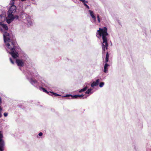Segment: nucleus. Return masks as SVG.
Wrapping results in <instances>:
<instances>
[{
    "mask_svg": "<svg viewBox=\"0 0 151 151\" xmlns=\"http://www.w3.org/2000/svg\"><path fill=\"white\" fill-rule=\"evenodd\" d=\"M108 35L107 33V28L104 27L102 28H99L97 30L96 33V36L99 38H100L102 36L103 42L102 43V48L103 52L105 51V49L107 50L108 46L107 43L106 36Z\"/></svg>",
    "mask_w": 151,
    "mask_h": 151,
    "instance_id": "f257e3e1",
    "label": "nucleus"
},
{
    "mask_svg": "<svg viewBox=\"0 0 151 151\" xmlns=\"http://www.w3.org/2000/svg\"><path fill=\"white\" fill-rule=\"evenodd\" d=\"M25 75L30 83L33 85L36 86L38 85L37 81L33 78L32 77L37 76V73L35 69H32V72H30L29 70H27L24 71Z\"/></svg>",
    "mask_w": 151,
    "mask_h": 151,
    "instance_id": "f03ea898",
    "label": "nucleus"
},
{
    "mask_svg": "<svg viewBox=\"0 0 151 151\" xmlns=\"http://www.w3.org/2000/svg\"><path fill=\"white\" fill-rule=\"evenodd\" d=\"M5 13L3 12L2 14H0V26L2 27L5 30H8V27L6 24H4L3 22L6 18L5 17Z\"/></svg>",
    "mask_w": 151,
    "mask_h": 151,
    "instance_id": "7ed1b4c3",
    "label": "nucleus"
},
{
    "mask_svg": "<svg viewBox=\"0 0 151 151\" xmlns=\"http://www.w3.org/2000/svg\"><path fill=\"white\" fill-rule=\"evenodd\" d=\"M109 55L107 52L106 54V58L104 61L105 63H106L104 66V72L106 73L108 72V67L109 66V65L107 63V62L108 61L109 58Z\"/></svg>",
    "mask_w": 151,
    "mask_h": 151,
    "instance_id": "20e7f679",
    "label": "nucleus"
},
{
    "mask_svg": "<svg viewBox=\"0 0 151 151\" xmlns=\"http://www.w3.org/2000/svg\"><path fill=\"white\" fill-rule=\"evenodd\" d=\"M3 135L2 132L0 131V151H3L4 146V142L3 139Z\"/></svg>",
    "mask_w": 151,
    "mask_h": 151,
    "instance_id": "39448f33",
    "label": "nucleus"
},
{
    "mask_svg": "<svg viewBox=\"0 0 151 151\" xmlns=\"http://www.w3.org/2000/svg\"><path fill=\"white\" fill-rule=\"evenodd\" d=\"M24 15H25V18L23 19L24 20V23L27 24L28 26H31L32 22L30 19V17L28 15L25 14Z\"/></svg>",
    "mask_w": 151,
    "mask_h": 151,
    "instance_id": "423d86ee",
    "label": "nucleus"
},
{
    "mask_svg": "<svg viewBox=\"0 0 151 151\" xmlns=\"http://www.w3.org/2000/svg\"><path fill=\"white\" fill-rule=\"evenodd\" d=\"M84 96V95H67L65 96L66 97H71L72 99H78L81 98Z\"/></svg>",
    "mask_w": 151,
    "mask_h": 151,
    "instance_id": "0eeeda50",
    "label": "nucleus"
},
{
    "mask_svg": "<svg viewBox=\"0 0 151 151\" xmlns=\"http://www.w3.org/2000/svg\"><path fill=\"white\" fill-rule=\"evenodd\" d=\"M16 63L18 66H22L24 65V61L22 59H17Z\"/></svg>",
    "mask_w": 151,
    "mask_h": 151,
    "instance_id": "6e6552de",
    "label": "nucleus"
},
{
    "mask_svg": "<svg viewBox=\"0 0 151 151\" xmlns=\"http://www.w3.org/2000/svg\"><path fill=\"white\" fill-rule=\"evenodd\" d=\"M88 11L90 13L91 17L93 19L91 20L92 22L93 23H95L96 22V17L94 15V13L90 10H89Z\"/></svg>",
    "mask_w": 151,
    "mask_h": 151,
    "instance_id": "1a4fd4ad",
    "label": "nucleus"
},
{
    "mask_svg": "<svg viewBox=\"0 0 151 151\" xmlns=\"http://www.w3.org/2000/svg\"><path fill=\"white\" fill-rule=\"evenodd\" d=\"M100 80L99 79H98L96 80L95 81H94L91 85L92 87H93L94 86H97Z\"/></svg>",
    "mask_w": 151,
    "mask_h": 151,
    "instance_id": "9d476101",
    "label": "nucleus"
},
{
    "mask_svg": "<svg viewBox=\"0 0 151 151\" xmlns=\"http://www.w3.org/2000/svg\"><path fill=\"white\" fill-rule=\"evenodd\" d=\"M87 88V87L86 86H85L83 88L81 89L79 91V93H81L82 92H84L85 91Z\"/></svg>",
    "mask_w": 151,
    "mask_h": 151,
    "instance_id": "9b49d317",
    "label": "nucleus"
},
{
    "mask_svg": "<svg viewBox=\"0 0 151 151\" xmlns=\"http://www.w3.org/2000/svg\"><path fill=\"white\" fill-rule=\"evenodd\" d=\"M92 89L91 88H89L88 89L87 91L85 93L86 94H89L91 92V91L92 90Z\"/></svg>",
    "mask_w": 151,
    "mask_h": 151,
    "instance_id": "f8f14e48",
    "label": "nucleus"
},
{
    "mask_svg": "<svg viewBox=\"0 0 151 151\" xmlns=\"http://www.w3.org/2000/svg\"><path fill=\"white\" fill-rule=\"evenodd\" d=\"M40 90L42 91L43 92H46V93H47V91H46V90L45 88H43L40 87Z\"/></svg>",
    "mask_w": 151,
    "mask_h": 151,
    "instance_id": "ddd939ff",
    "label": "nucleus"
},
{
    "mask_svg": "<svg viewBox=\"0 0 151 151\" xmlns=\"http://www.w3.org/2000/svg\"><path fill=\"white\" fill-rule=\"evenodd\" d=\"M97 19L98 21V23H100L101 22V20L99 17V14H97Z\"/></svg>",
    "mask_w": 151,
    "mask_h": 151,
    "instance_id": "4468645a",
    "label": "nucleus"
},
{
    "mask_svg": "<svg viewBox=\"0 0 151 151\" xmlns=\"http://www.w3.org/2000/svg\"><path fill=\"white\" fill-rule=\"evenodd\" d=\"M87 3L86 2H84L83 3V4H84V5L88 9H89V6L86 4Z\"/></svg>",
    "mask_w": 151,
    "mask_h": 151,
    "instance_id": "2eb2a0df",
    "label": "nucleus"
},
{
    "mask_svg": "<svg viewBox=\"0 0 151 151\" xmlns=\"http://www.w3.org/2000/svg\"><path fill=\"white\" fill-rule=\"evenodd\" d=\"M104 85V83L103 82H101L99 84V87H102Z\"/></svg>",
    "mask_w": 151,
    "mask_h": 151,
    "instance_id": "dca6fc26",
    "label": "nucleus"
},
{
    "mask_svg": "<svg viewBox=\"0 0 151 151\" xmlns=\"http://www.w3.org/2000/svg\"><path fill=\"white\" fill-rule=\"evenodd\" d=\"M50 93L51 94H50V95H54V96H59V95L58 94H57V93H55L50 92Z\"/></svg>",
    "mask_w": 151,
    "mask_h": 151,
    "instance_id": "f3484780",
    "label": "nucleus"
},
{
    "mask_svg": "<svg viewBox=\"0 0 151 151\" xmlns=\"http://www.w3.org/2000/svg\"><path fill=\"white\" fill-rule=\"evenodd\" d=\"M44 82H45V81H41V83H42V85L43 86H46V85L45 84V83H44Z\"/></svg>",
    "mask_w": 151,
    "mask_h": 151,
    "instance_id": "a211bd4d",
    "label": "nucleus"
},
{
    "mask_svg": "<svg viewBox=\"0 0 151 151\" xmlns=\"http://www.w3.org/2000/svg\"><path fill=\"white\" fill-rule=\"evenodd\" d=\"M8 115V114L6 112H5L4 114V115L5 117H6Z\"/></svg>",
    "mask_w": 151,
    "mask_h": 151,
    "instance_id": "6ab92c4d",
    "label": "nucleus"
},
{
    "mask_svg": "<svg viewBox=\"0 0 151 151\" xmlns=\"http://www.w3.org/2000/svg\"><path fill=\"white\" fill-rule=\"evenodd\" d=\"M10 61L12 63V64H14V62H13V60H12V59H11V58H10Z\"/></svg>",
    "mask_w": 151,
    "mask_h": 151,
    "instance_id": "aec40b11",
    "label": "nucleus"
},
{
    "mask_svg": "<svg viewBox=\"0 0 151 151\" xmlns=\"http://www.w3.org/2000/svg\"><path fill=\"white\" fill-rule=\"evenodd\" d=\"M1 110H2V109H1V107H0V111H1ZM2 116V115L0 113V118Z\"/></svg>",
    "mask_w": 151,
    "mask_h": 151,
    "instance_id": "412c9836",
    "label": "nucleus"
},
{
    "mask_svg": "<svg viewBox=\"0 0 151 151\" xmlns=\"http://www.w3.org/2000/svg\"><path fill=\"white\" fill-rule=\"evenodd\" d=\"M42 135V132H40L39 134V135L40 136H41Z\"/></svg>",
    "mask_w": 151,
    "mask_h": 151,
    "instance_id": "4be33fe9",
    "label": "nucleus"
},
{
    "mask_svg": "<svg viewBox=\"0 0 151 151\" xmlns=\"http://www.w3.org/2000/svg\"><path fill=\"white\" fill-rule=\"evenodd\" d=\"M88 96H86L85 97V98H86Z\"/></svg>",
    "mask_w": 151,
    "mask_h": 151,
    "instance_id": "5701e85b",
    "label": "nucleus"
}]
</instances>
